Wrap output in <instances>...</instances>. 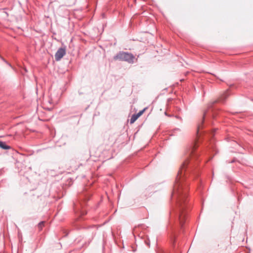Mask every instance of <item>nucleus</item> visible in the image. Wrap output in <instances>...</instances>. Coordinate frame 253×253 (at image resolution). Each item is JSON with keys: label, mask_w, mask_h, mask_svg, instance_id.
Returning <instances> with one entry per match:
<instances>
[{"label": "nucleus", "mask_w": 253, "mask_h": 253, "mask_svg": "<svg viewBox=\"0 0 253 253\" xmlns=\"http://www.w3.org/2000/svg\"><path fill=\"white\" fill-rule=\"evenodd\" d=\"M187 164L188 162L185 161L181 165L176 177L172 193V197L177 199V204L179 208V220L181 225L184 223L185 217L184 210L187 198L188 186L184 183V172Z\"/></svg>", "instance_id": "obj_1"}, {"label": "nucleus", "mask_w": 253, "mask_h": 253, "mask_svg": "<svg viewBox=\"0 0 253 253\" xmlns=\"http://www.w3.org/2000/svg\"><path fill=\"white\" fill-rule=\"evenodd\" d=\"M115 60L127 62L128 63H133L135 62L137 58L131 53L125 51H120L113 57Z\"/></svg>", "instance_id": "obj_2"}, {"label": "nucleus", "mask_w": 253, "mask_h": 253, "mask_svg": "<svg viewBox=\"0 0 253 253\" xmlns=\"http://www.w3.org/2000/svg\"><path fill=\"white\" fill-rule=\"evenodd\" d=\"M66 54V48H59L55 54V58L57 61H59L63 56Z\"/></svg>", "instance_id": "obj_3"}, {"label": "nucleus", "mask_w": 253, "mask_h": 253, "mask_svg": "<svg viewBox=\"0 0 253 253\" xmlns=\"http://www.w3.org/2000/svg\"><path fill=\"white\" fill-rule=\"evenodd\" d=\"M0 148L4 150H8L10 149V146L7 145L5 142L0 141Z\"/></svg>", "instance_id": "obj_4"}, {"label": "nucleus", "mask_w": 253, "mask_h": 253, "mask_svg": "<svg viewBox=\"0 0 253 253\" xmlns=\"http://www.w3.org/2000/svg\"><path fill=\"white\" fill-rule=\"evenodd\" d=\"M138 118L137 117V116H136V114H133L132 115L130 119V124H133L134 123L135 121L138 119Z\"/></svg>", "instance_id": "obj_5"}, {"label": "nucleus", "mask_w": 253, "mask_h": 253, "mask_svg": "<svg viewBox=\"0 0 253 253\" xmlns=\"http://www.w3.org/2000/svg\"><path fill=\"white\" fill-rule=\"evenodd\" d=\"M146 109V108H144V109L140 111L138 113L135 114L138 118H139L140 116H141L143 114V113L145 111Z\"/></svg>", "instance_id": "obj_6"}, {"label": "nucleus", "mask_w": 253, "mask_h": 253, "mask_svg": "<svg viewBox=\"0 0 253 253\" xmlns=\"http://www.w3.org/2000/svg\"><path fill=\"white\" fill-rule=\"evenodd\" d=\"M44 221H41V222H40L38 224V228H39L40 230H41L42 228V226H43L44 225Z\"/></svg>", "instance_id": "obj_7"}, {"label": "nucleus", "mask_w": 253, "mask_h": 253, "mask_svg": "<svg viewBox=\"0 0 253 253\" xmlns=\"http://www.w3.org/2000/svg\"><path fill=\"white\" fill-rule=\"evenodd\" d=\"M195 148H196V146H194L193 147V148L192 149V150H191V152H190V153H193V152Z\"/></svg>", "instance_id": "obj_8"}, {"label": "nucleus", "mask_w": 253, "mask_h": 253, "mask_svg": "<svg viewBox=\"0 0 253 253\" xmlns=\"http://www.w3.org/2000/svg\"><path fill=\"white\" fill-rule=\"evenodd\" d=\"M0 57L1 58V57L0 56ZM1 59L2 60V61H3L4 62H5V63H8L6 61H5L3 58L1 57Z\"/></svg>", "instance_id": "obj_9"}]
</instances>
